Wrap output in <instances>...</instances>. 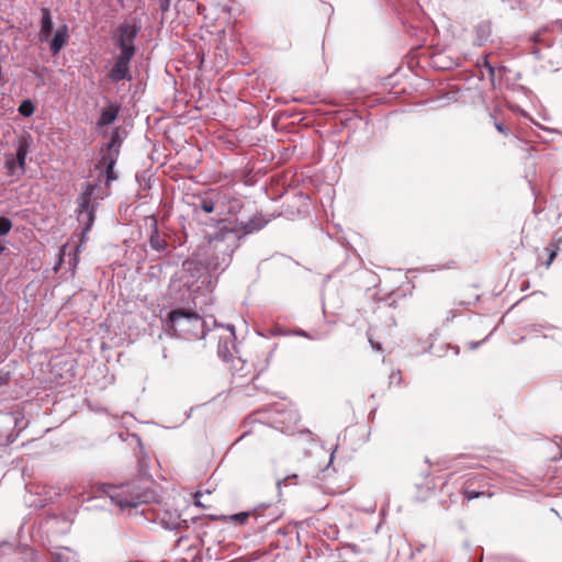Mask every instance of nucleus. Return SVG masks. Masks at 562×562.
Wrapping results in <instances>:
<instances>
[{
  "instance_id": "nucleus-1",
  "label": "nucleus",
  "mask_w": 562,
  "mask_h": 562,
  "mask_svg": "<svg viewBox=\"0 0 562 562\" xmlns=\"http://www.w3.org/2000/svg\"><path fill=\"white\" fill-rule=\"evenodd\" d=\"M168 322L169 329L173 331V335L182 333L199 337V334L203 333L204 321L192 310H172L168 314Z\"/></svg>"
},
{
  "instance_id": "nucleus-2",
  "label": "nucleus",
  "mask_w": 562,
  "mask_h": 562,
  "mask_svg": "<svg viewBox=\"0 0 562 562\" xmlns=\"http://www.w3.org/2000/svg\"><path fill=\"white\" fill-rule=\"evenodd\" d=\"M265 224L266 222L260 216H255L246 223L239 222L238 220H221V240H225L226 235H232L234 238L240 239L244 236L260 231L265 226Z\"/></svg>"
},
{
  "instance_id": "nucleus-3",
  "label": "nucleus",
  "mask_w": 562,
  "mask_h": 562,
  "mask_svg": "<svg viewBox=\"0 0 562 562\" xmlns=\"http://www.w3.org/2000/svg\"><path fill=\"white\" fill-rule=\"evenodd\" d=\"M95 191H101L98 184L89 183L80 196L79 202V222L87 225V229L91 226L94 220V204L91 202L92 198L102 199V194H97Z\"/></svg>"
},
{
  "instance_id": "nucleus-4",
  "label": "nucleus",
  "mask_w": 562,
  "mask_h": 562,
  "mask_svg": "<svg viewBox=\"0 0 562 562\" xmlns=\"http://www.w3.org/2000/svg\"><path fill=\"white\" fill-rule=\"evenodd\" d=\"M486 483L481 475H469L461 487V494L464 501L470 502L479 497L491 498L494 494L485 490Z\"/></svg>"
},
{
  "instance_id": "nucleus-5",
  "label": "nucleus",
  "mask_w": 562,
  "mask_h": 562,
  "mask_svg": "<svg viewBox=\"0 0 562 562\" xmlns=\"http://www.w3.org/2000/svg\"><path fill=\"white\" fill-rule=\"evenodd\" d=\"M140 27L136 24L123 23L117 29L116 35V46L121 52H133L135 54L136 48L134 45V41L139 33Z\"/></svg>"
},
{
  "instance_id": "nucleus-6",
  "label": "nucleus",
  "mask_w": 562,
  "mask_h": 562,
  "mask_svg": "<svg viewBox=\"0 0 562 562\" xmlns=\"http://www.w3.org/2000/svg\"><path fill=\"white\" fill-rule=\"evenodd\" d=\"M135 54L133 52H121L120 55L116 57L115 63L109 72V77L113 81H121V80H131L132 76L130 75V63Z\"/></svg>"
},
{
  "instance_id": "nucleus-7",
  "label": "nucleus",
  "mask_w": 562,
  "mask_h": 562,
  "mask_svg": "<svg viewBox=\"0 0 562 562\" xmlns=\"http://www.w3.org/2000/svg\"><path fill=\"white\" fill-rule=\"evenodd\" d=\"M223 333L220 335L218 340V355L225 360H233L234 352L236 351V337L233 326L222 328Z\"/></svg>"
},
{
  "instance_id": "nucleus-8",
  "label": "nucleus",
  "mask_w": 562,
  "mask_h": 562,
  "mask_svg": "<svg viewBox=\"0 0 562 562\" xmlns=\"http://www.w3.org/2000/svg\"><path fill=\"white\" fill-rule=\"evenodd\" d=\"M120 139L117 135H113L111 142L109 143L108 154L104 155L101 159V164L106 168V182L109 183L111 180L116 179L114 173V165L116 162V157L119 155Z\"/></svg>"
},
{
  "instance_id": "nucleus-9",
  "label": "nucleus",
  "mask_w": 562,
  "mask_h": 562,
  "mask_svg": "<svg viewBox=\"0 0 562 562\" xmlns=\"http://www.w3.org/2000/svg\"><path fill=\"white\" fill-rule=\"evenodd\" d=\"M32 144V138L30 135H23L18 138L16 144V154H15V160L18 162V166L24 170L25 168V159L30 151Z\"/></svg>"
},
{
  "instance_id": "nucleus-10",
  "label": "nucleus",
  "mask_w": 562,
  "mask_h": 562,
  "mask_svg": "<svg viewBox=\"0 0 562 562\" xmlns=\"http://www.w3.org/2000/svg\"><path fill=\"white\" fill-rule=\"evenodd\" d=\"M125 490L130 491L131 486L130 485H126L125 487L122 486L120 493H117L116 495H111L112 499H116V503L121 507H134L140 502H145V499H143L142 495L138 493L132 494L130 497H122L125 493Z\"/></svg>"
},
{
  "instance_id": "nucleus-11",
  "label": "nucleus",
  "mask_w": 562,
  "mask_h": 562,
  "mask_svg": "<svg viewBox=\"0 0 562 562\" xmlns=\"http://www.w3.org/2000/svg\"><path fill=\"white\" fill-rule=\"evenodd\" d=\"M68 40V26L61 25L50 41V50L55 55L65 46Z\"/></svg>"
},
{
  "instance_id": "nucleus-12",
  "label": "nucleus",
  "mask_w": 562,
  "mask_h": 562,
  "mask_svg": "<svg viewBox=\"0 0 562 562\" xmlns=\"http://www.w3.org/2000/svg\"><path fill=\"white\" fill-rule=\"evenodd\" d=\"M53 31V20L49 9L42 8V20H41V30H40V38L41 41H47Z\"/></svg>"
},
{
  "instance_id": "nucleus-13",
  "label": "nucleus",
  "mask_w": 562,
  "mask_h": 562,
  "mask_svg": "<svg viewBox=\"0 0 562 562\" xmlns=\"http://www.w3.org/2000/svg\"><path fill=\"white\" fill-rule=\"evenodd\" d=\"M119 109L116 106H108L102 110L98 124L100 126H106L113 123L117 116Z\"/></svg>"
},
{
  "instance_id": "nucleus-14",
  "label": "nucleus",
  "mask_w": 562,
  "mask_h": 562,
  "mask_svg": "<svg viewBox=\"0 0 562 562\" xmlns=\"http://www.w3.org/2000/svg\"><path fill=\"white\" fill-rule=\"evenodd\" d=\"M251 515H252V512H241V513L229 515V516L222 515L218 519L224 522H233L235 525L241 526L248 521V519Z\"/></svg>"
},
{
  "instance_id": "nucleus-15",
  "label": "nucleus",
  "mask_w": 562,
  "mask_h": 562,
  "mask_svg": "<svg viewBox=\"0 0 562 562\" xmlns=\"http://www.w3.org/2000/svg\"><path fill=\"white\" fill-rule=\"evenodd\" d=\"M538 257L540 260L544 258L546 260L542 262V265L546 268H549L551 262L557 257V251L553 248H542L541 251L538 254Z\"/></svg>"
},
{
  "instance_id": "nucleus-16",
  "label": "nucleus",
  "mask_w": 562,
  "mask_h": 562,
  "mask_svg": "<svg viewBox=\"0 0 562 562\" xmlns=\"http://www.w3.org/2000/svg\"><path fill=\"white\" fill-rule=\"evenodd\" d=\"M34 110V104L30 100L23 101L19 106V113L25 117L31 116Z\"/></svg>"
},
{
  "instance_id": "nucleus-17",
  "label": "nucleus",
  "mask_w": 562,
  "mask_h": 562,
  "mask_svg": "<svg viewBox=\"0 0 562 562\" xmlns=\"http://www.w3.org/2000/svg\"><path fill=\"white\" fill-rule=\"evenodd\" d=\"M200 209L205 213H213L215 211V201L211 198H203L200 201Z\"/></svg>"
},
{
  "instance_id": "nucleus-18",
  "label": "nucleus",
  "mask_w": 562,
  "mask_h": 562,
  "mask_svg": "<svg viewBox=\"0 0 562 562\" xmlns=\"http://www.w3.org/2000/svg\"><path fill=\"white\" fill-rule=\"evenodd\" d=\"M224 199L227 200L229 203V210H228L229 213H236L241 209L243 204L239 199H237L235 196H226V195L224 196Z\"/></svg>"
},
{
  "instance_id": "nucleus-19",
  "label": "nucleus",
  "mask_w": 562,
  "mask_h": 562,
  "mask_svg": "<svg viewBox=\"0 0 562 562\" xmlns=\"http://www.w3.org/2000/svg\"><path fill=\"white\" fill-rule=\"evenodd\" d=\"M11 221L7 217H0V235H5L11 229Z\"/></svg>"
},
{
  "instance_id": "nucleus-20",
  "label": "nucleus",
  "mask_w": 562,
  "mask_h": 562,
  "mask_svg": "<svg viewBox=\"0 0 562 562\" xmlns=\"http://www.w3.org/2000/svg\"><path fill=\"white\" fill-rule=\"evenodd\" d=\"M16 164H18V162H15V160H14V159H8V160L5 161V168L9 170V172H10L11 175H13V173H14V171H15V167H16Z\"/></svg>"
},
{
  "instance_id": "nucleus-21",
  "label": "nucleus",
  "mask_w": 562,
  "mask_h": 562,
  "mask_svg": "<svg viewBox=\"0 0 562 562\" xmlns=\"http://www.w3.org/2000/svg\"><path fill=\"white\" fill-rule=\"evenodd\" d=\"M495 127L499 133L504 134L505 136L509 134V131L499 122H495Z\"/></svg>"
},
{
  "instance_id": "nucleus-22",
  "label": "nucleus",
  "mask_w": 562,
  "mask_h": 562,
  "mask_svg": "<svg viewBox=\"0 0 562 562\" xmlns=\"http://www.w3.org/2000/svg\"><path fill=\"white\" fill-rule=\"evenodd\" d=\"M482 65H483L485 68H487V70H488V72H490V75H491V76H493V75H494V67H493V66H491V64L488 63V60H487V57H486V56L483 58Z\"/></svg>"
},
{
  "instance_id": "nucleus-23",
  "label": "nucleus",
  "mask_w": 562,
  "mask_h": 562,
  "mask_svg": "<svg viewBox=\"0 0 562 562\" xmlns=\"http://www.w3.org/2000/svg\"><path fill=\"white\" fill-rule=\"evenodd\" d=\"M9 381V374L8 373H0V387L7 384Z\"/></svg>"
},
{
  "instance_id": "nucleus-24",
  "label": "nucleus",
  "mask_w": 562,
  "mask_h": 562,
  "mask_svg": "<svg viewBox=\"0 0 562 562\" xmlns=\"http://www.w3.org/2000/svg\"><path fill=\"white\" fill-rule=\"evenodd\" d=\"M169 5H170V0H161L160 9L162 11H167L169 9Z\"/></svg>"
},
{
  "instance_id": "nucleus-25",
  "label": "nucleus",
  "mask_w": 562,
  "mask_h": 562,
  "mask_svg": "<svg viewBox=\"0 0 562 562\" xmlns=\"http://www.w3.org/2000/svg\"><path fill=\"white\" fill-rule=\"evenodd\" d=\"M66 249H67L66 247L59 248V254H58V256H59V265L64 261V256L66 254Z\"/></svg>"
},
{
  "instance_id": "nucleus-26",
  "label": "nucleus",
  "mask_w": 562,
  "mask_h": 562,
  "mask_svg": "<svg viewBox=\"0 0 562 562\" xmlns=\"http://www.w3.org/2000/svg\"><path fill=\"white\" fill-rule=\"evenodd\" d=\"M193 265H194V261H192V260H187L183 262V266L187 270H191Z\"/></svg>"
},
{
  "instance_id": "nucleus-27",
  "label": "nucleus",
  "mask_w": 562,
  "mask_h": 562,
  "mask_svg": "<svg viewBox=\"0 0 562 562\" xmlns=\"http://www.w3.org/2000/svg\"><path fill=\"white\" fill-rule=\"evenodd\" d=\"M71 250H74V267H76L77 265V252L79 250V247H76V248H70Z\"/></svg>"
},
{
  "instance_id": "nucleus-28",
  "label": "nucleus",
  "mask_w": 562,
  "mask_h": 562,
  "mask_svg": "<svg viewBox=\"0 0 562 562\" xmlns=\"http://www.w3.org/2000/svg\"><path fill=\"white\" fill-rule=\"evenodd\" d=\"M150 246L151 247H155V246H160L158 240H155V237L154 235L150 236Z\"/></svg>"
},
{
  "instance_id": "nucleus-29",
  "label": "nucleus",
  "mask_w": 562,
  "mask_h": 562,
  "mask_svg": "<svg viewBox=\"0 0 562 562\" xmlns=\"http://www.w3.org/2000/svg\"><path fill=\"white\" fill-rule=\"evenodd\" d=\"M371 345L373 348L378 349V350H381V345L380 344H374L372 340H370Z\"/></svg>"
},
{
  "instance_id": "nucleus-30",
  "label": "nucleus",
  "mask_w": 562,
  "mask_h": 562,
  "mask_svg": "<svg viewBox=\"0 0 562 562\" xmlns=\"http://www.w3.org/2000/svg\"><path fill=\"white\" fill-rule=\"evenodd\" d=\"M452 475H453L452 473H449V474L447 475V481H448V480H450V479L452 477Z\"/></svg>"
},
{
  "instance_id": "nucleus-31",
  "label": "nucleus",
  "mask_w": 562,
  "mask_h": 562,
  "mask_svg": "<svg viewBox=\"0 0 562 562\" xmlns=\"http://www.w3.org/2000/svg\"><path fill=\"white\" fill-rule=\"evenodd\" d=\"M153 227H154V232L157 233L156 223L155 222L153 223Z\"/></svg>"
},
{
  "instance_id": "nucleus-32",
  "label": "nucleus",
  "mask_w": 562,
  "mask_h": 562,
  "mask_svg": "<svg viewBox=\"0 0 562 562\" xmlns=\"http://www.w3.org/2000/svg\"><path fill=\"white\" fill-rule=\"evenodd\" d=\"M4 248L0 247V252L3 250Z\"/></svg>"
}]
</instances>
